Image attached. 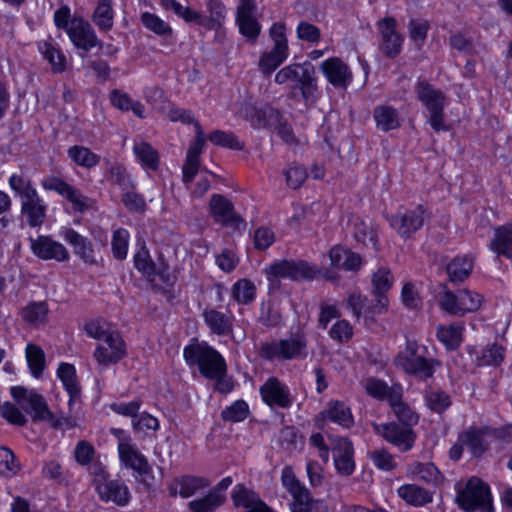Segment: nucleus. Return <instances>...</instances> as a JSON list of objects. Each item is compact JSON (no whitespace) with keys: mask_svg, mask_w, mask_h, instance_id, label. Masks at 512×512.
Here are the masks:
<instances>
[{"mask_svg":"<svg viewBox=\"0 0 512 512\" xmlns=\"http://www.w3.org/2000/svg\"><path fill=\"white\" fill-rule=\"evenodd\" d=\"M67 35L73 45L84 52H88L95 47H104V43L97 37L90 22L82 17L74 16L72 18Z\"/></svg>","mask_w":512,"mask_h":512,"instance_id":"nucleus-10","label":"nucleus"},{"mask_svg":"<svg viewBox=\"0 0 512 512\" xmlns=\"http://www.w3.org/2000/svg\"><path fill=\"white\" fill-rule=\"evenodd\" d=\"M42 187L47 191H55L72 204L74 212L84 213L88 209L87 197L77 188L56 176L41 180Z\"/></svg>","mask_w":512,"mask_h":512,"instance_id":"nucleus-13","label":"nucleus"},{"mask_svg":"<svg viewBox=\"0 0 512 512\" xmlns=\"http://www.w3.org/2000/svg\"><path fill=\"white\" fill-rule=\"evenodd\" d=\"M220 506V497L209 493L200 499L192 500L188 503L191 512H215Z\"/></svg>","mask_w":512,"mask_h":512,"instance_id":"nucleus-59","label":"nucleus"},{"mask_svg":"<svg viewBox=\"0 0 512 512\" xmlns=\"http://www.w3.org/2000/svg\"><path fill=\"white\" fill-rule=\"evenodd\" d=\"M249 413L248 404L244 400H237L221 412V418L229 422H241Z\"/></svg>","mask_w":512,"mask_h":512,"instance_id":"nucleus-57","label":"nucleus"},{"mask_svg":"<svg viewBox=\"0 0 512 512\" xmlns=\"http://www.w3.org/2000/svg\"><path fill=\"white\" fill-rule=\"evenodd\" d=\"M38 49L50 65L54 73H61L66 69L65 55L48 41L38 43Z\"/></svg>","mask_w":512,"mask_h":512,"instance_id":"nucleus-41","label":"nucleus"},{"mask_svg":"<svg viewBox=\"0 0 512 512\" xmlns=\"http://www.w3.org/2000/svg\"><path fill=\"white\" fill-rule=\"evenodd\" d=\"M493 237L489 243V249L497 257L503 256L512 259V220L503 225L497 226L493 230Z\"/></svg>","mask_w":512,"mask_h":512,"instance_id":"nucleus-27","label":"nucleus"},{"mask_svg":"<svg viewBox=\"0 0 512 512\" xmlns=\"http://www.w3.org/2000/svg\"><path fill=\"white\" fill-rule=\"evenodd\" d=\"M456 501L461 508L468 512L476 509L492 512L489 486L477 477L470 478L465 487L458 491Z\"/></svg>","mask_w":512,"mask_h":512,"instance_id":"nucleus-7","label":"nucleus"},{"mask_svg":"<svg viewBox=\"0 0 512 512\" xmlns=\"http://www.w3.org/2000/svg\"><path fill=\"white\" fill-rule=\"evenodd\" d=\"M416 92L418 99L424 104L430 114L429 123L433 130L436 132L448 130L444 120L445 95L443 92L434 89L426 80L418 81Z\"/></svg>","mask_w":512,"mask_h":512,"instance_id":"nucleus-6","label":"nucleus"},{"mask_svg":"<svg viewBox=\"0 0 512 512\" xmlns=\"http://www.w3.org/2000/svg\"><path fill=\"white\" fill-rule=\"evenodd\" d=\"M91 19L100 31H110L114 25L113 1L97 0V5Z\"/></svg>","mask_w":512,"mask_h":512,"instance_id":"nucleus-36","label":"nucleus"},{"mask_svg":"<svg viewBox=\"0 0 512 512\" xmlns=\"http://www.w3.org/2000/svg\"><path fill=\"white\" fill-rule=\"evenodd\" d=\"M281 482L292 496L291 512H329L326 502L311 496L310 491L297 479L291 466L283 468Z\"/></svg>","mask_w":512,"mask_h":512,"instance_id":"nucleus-3","label":"nucleus"},{"mask_svg":"<svg viewBox=\"0 0 512 512\" xmlns=\"http://www.w3.org/2000/svg\"><path fill=\"white\" fill-rule=\"evenodd\" d=\"M317 272L314 265L304 260H282L267 269V273L275 278H289L294 281L312 280Z\"/></svg>","mask_w":512,"mask_h":512,"instance_id":"nucleus-8","label":"nucleus"},{"mask_svg":"<svg viewBox=\"0 0 512 512\" xmlns=\"http://www.w3.org/2000/svg\"><path fill=\"white\" fill-rule=\"evenodd\" d=\"M48 306L45 302H32L21 311L24 321L31 325H39L46 321Z\"/></svg>","mask_w":512,"mask_h":512,"instance_id":"nucleus-52","label":"nucleus"},{"mask_svg":"<svg viewBox=\"0 0 512 512\" xmlns=\"http://www.w3.org/2000/svg\"><path fill=\"white\" fill-rule=\"evenodd\" d=\"M57 374L70 396L69 405H71L74 399L80 396L81 392L77 382L75 368L72 364L61 363L57 370Z\"/></svg>","mask_w":512,"mask_h":512,"instance_id":"nucleus-39","label":"nucleus"},{"mask_svg":"<svg viewBox=\"0 0 512 512\" xmlns=\"http://www.w3.org/2000/svg\"><path fill=\"white\" fill-rule=\"evenodd\" d=\"M321 416L347 429L354 424L350 408L341 401H330Z\"/></svg>","mask_w":512,"mask_h":512,"instance_id":"nucleus-33","label":"nucleus"},{"mask_svg":"<svg viewBox=\"0 0 512 512\" xmlns=\"http://www.w3.org/2000/svg\"><path fill=\"white\" fill-rule=\"evenodd\" d=\"M235 507H243L245 512L262 511L268 506L259 495L243 485H237L231 495Z\"/></svg>","mask_w":512,"mask_h":512,"instance_id":"nucleus-29","label":"nucleus"},{"mask_svg":"<svg viewBox=\"0 0 512 512\" xmlns=\"http://www.w3.org/2000/svg\"><path fill=\"white\" fill-rule=\"evenodd\" d=\"M26 359L32 375L35 378H39L46 364L42 348L35 344H28L26 347Z\"/></svg>","mask_w":512,"mask_h":512,"instance_id":"nucleus-50","label":"nucleus"},{"mask_svg":"<svg viewBox=\"0 0 512 512\" xmlns=\"http://www.w3.org/2000/svg\"><path fill=\"white\" fill-rule=\"evenodd\" d=\"M210 486V481L205 477L182 475L174 478L167 486L169 495L182 498H189L195 495L199 490Z\"/></svg>","mask_w":512,"mask_h":512,"instance_id":"nucleus-24","label":"nucleus"},{"mask_svg":"<svg viewBox=\"0 0 512 512\" xmlns=\"http://www.w3.org/2000/svg\"><path fill=\"white\" fill-rule=\"evenodd\" d=\"M208 139L214 145L228 149L243 150L245 147L244 143L240 142L234 133L223 130L212 131Z\"/></svg>","mask_w":512,"mask_h":512,"instance_id":"nucleus-53","label":"nucleus"},{"mask_svg":"<svg viewBox=\"0 0 512 512\" xmlns=\"http://www.w3.org/2000/svg\"><path fill=\"white\" fill-rule=\"evenodd\" d=\"M183 357L189 366L197 365L202 376L214 379L227 373L223 356L207 343H199L196 339L183 350Z\"/></svg>","mask_w":512,"mask_h":512,"instance_id":"nucleus-1","label":"nucleus"},{"mask_svg":"<svg viewBox=\"0 0 512 512\" xmlns=\"http://www.w3.org/2000/svg\"><path fill=\"white\" fill-rule=\"evenodd\" d=\"M376 432L387 442L397 447L402 452L410 451L415 444L417 435L408 425H400L397 422H389L375 427Z\"/></svg>","mask_w":512,"mask_h":512,"instance_id":"nucleus-11","label":"nucleus"},{"mask_svg":"<svg viewBox=\"0 0 512 512\" xmlns=\"http://www.w3.org/2000/svg\"><path fill=\"white\" fill-rule=\"evenodd\" d=\"M378 26L382 38L381 52L389 58H395L401 52L403 43L402 36L396 31V20L387 17L381 20Z\"/></svg>","mask_w":512,"mask_h":512,"instance_id":"nucleus-21","label":"nucleus"},{"mask_svg":"<svg viewBox=\"0 0 512 512\" xmlns=\"http://www.w3.org/2000/svg\"><path fill=\"white\" fill-rule=\"evenodd\" d=\"M210 214L215 222L225 227L244 230L246 221L234 210L233 203L220 194H213L209 203Z\"/></svg>","mask_w":512,"mask_h":512,"instance_id":"nucleus-9","label":"nucleus"},{"mask_svg":"<svg viewBox=\"0 0 512 512\" xmlns=\"http://www.w3.org/2000/svg\"><path fill=\"white\" fill-rule=\"evenodd\" d=\"M392 409L398 420L401 422L400 425H408L409 427H412V425L418 423V415L402 401L392 400Z\"/></svg>","mask_w":512,"mask_h":512,"instance_id":"nucleus-62","label":"nucleus"},{"mask_svg":"<svg viewBox=\"0 0 512 512\" xmlns=\"http://www.w3.org/2000/svg\"><path fill=\"white\" fill-rule=\"evenodd\" d=\"M398 495L406 503L420 507L432 502L433 497L427 489L416 484H405L398 488Z\"/></svg>","mask_w":512,"mask_h":512,"instance_id":"nucleus-35","label":"nucleus"},{"mask_svg":"<svg viewBox=\"0 0 512 512\" xmlns=\"http://www.w3.org/2000/svg\"><path fill=\"white\" fill-rule=\"evenodd\" d=\"M203 318L210 331L217 336H229L233 333L232 315H227L216 309H208L203 312Z\"/></svg>","mask_w":512,"mask_h":512,"instance_id":"nucleus-30","label":"nucleus"},{"mask_svg":"<svg viewBox=\"0 0 512 512\" xmlns=\"http://www.w3.org/2000/svg\"><path fill=\"white\" fill-rule=\"evenodd\" d=\"M103 341L104 343L94 352L98 363L108 366L117 363L125 356V343L118 332L112 331Z\"/></svg>","mask_w":512,"mask_h":512,"instance_id":"nucleus-17","label":"nucleus"},{"mask_svg":"<svg viewBox=\"0 0 512 512\" xmlns=\"http://www.w3.org/2000/svg\"><path fill=\"white\" fill-rule=\"evenodd\" d=\"M420 346L414 340H407L405 348L398 353L394 364L407 375L426 381L433 377L441 362L435 358H427L420 353Z\"/></svg>","mask_w":512,"mask_h":512,"instance_id":"nucleus-2","label":"nucleus"},{"mask_svg":"<svg viewBox=\"0 0 512 512\" xmlns=\"http://www.w3.org/2000/svg\"><path fill=\"white\" fill-rule=\"evenodd\" d=\"M409 471L426 483L436 485L443 480L442 474L433 463L414 462L409 465Z\"/></svg>","mask_w":512,"mask_h":512,"instance_id":"nucleus-46","label":"nucleus"},{"mask_svg":"<svg viewBox=\"0 0 512 512\" xmlns=\"http://www.w3.org/2000/svg\"><path fill=\"white\" fill-rule=\"evenodd\" d=\"M443 294L440 296L439 304L441 309L451 315L461 316L460 291L456 293L450 291L445 285Z\"/></svg>","mask_w":512,"mask_h":512,"instance_id":"nucleus-58","label":"nucleus"},{"mask_svg":"<svg viewBox=\"0 0 512 512\" xmlns=\"http://www.w3.org/2000/svg\"><path fill=\"white\" fill-rule=\"evenodd\" d=\"M370 459L375 467L383 471H392L397 466L394 456L384 448L372 451Z\"/></svg>","mask_w":512,"mask_h":512,"instance_id":"nucleus-63","label":"nucleus"},{"mask_svg":"<svg viewBox=\"0 0 512 512\" xmlns=\"http://www.w3.org/2000/svg\"><path fill=\"white\" fill-rule=\"evenodd\" d=\"M386 219L400 238L409 240L430 220V212L418 204L412 208H400L395 214L387 215Z\"/></svg>","mask_w":512,"mask_h":512,"instance_id":"nucleus-5","label":"nucleus"},{"mask_svg":"<svg viewBox=\"0 0 512 512\" xmlns=\"http://www.w3.org/2000/svg\"><path fill=\"white\" fill-rule=\"evenodd\" d=\"M282 360H302L308 356L307 339L303 334L292 335L288 339H281Z\"/></svg>","mask_w":512,"mask_h":512,"instance_id":"nucleus-32","label":"nucleus"},{"mask_svg":"<svg viewBox=\"0 0 512 512\" xmlns=\"http://www.w3.org/2000/svg\"><path fill=\"white\" fill-rule=\"evenodd\" d=\"M118 453L121 462L139 475L147 474L150 470L147 459L138 451L135 445L131 444V439H120Z\"/></svg>","mask_w":512,"mask_h":512,"instance_id":"nucleus-25","label":"nucleus"},{"mask_svg":"<svg viewBox=\"0 0 512 512\" xmlns=\"http://www.w3.org/2000/svg\"><path fill=\"white\" fill-rule=\"evenodd\" d=\"M301 95L306 104H314L318 98V86L315 76V68L310 62H304L301 77L297 83Z\"/></svg>","mask_w":512,"mask_h":512,"instance_id":"nucleus-31","label":"nucleus"},{"mask_svg":"<svg viewBox=\"0 0 512 512\" xmlns=\"http://www.w3.org/2000/svg\"><path fill=\"white\" fill-rule=\"evenodd\" d=\"M461 316L477 311L483 302V296L476 291L460 289Z\"/></svg>","mask_w":512,"mask_h":512,"instance_id":"nucleus-55","label":"nucleus"},{"mask_svg":"<svg viewBox=\"0 0 512 512\" xmlns=\"http://www.w3.org/2000/svg\"><path fill=\"white\" fill-rule=\"evenodd\" d=\"M353 235L356 241L364 245H368V243H370L374 250H379L378 231L371 223H367L363 219L356 218L354 221Z\"/></svg>","mask_w":512,"mask_h":512,"instance_id":"nucleus-42","label":"nucleus"},{"mask_svg":"<svg viewBox=\"0 0 512 512\" xmlns=\"http://www.w3.org/2000/svg\"><path fill=\"white\" fill-rule=\"evenodd\" d=\"M288 57V50L273 47L271 51L261 55L258 63L259 70L264 75L274 72Z\"/></svg>","mask_w":512,"mask_h":512,"instance_id":"nucleus-40","label":"nucleus"},{"mask_svg":"<svg viewBox=\"0 0 512 512\" xmlns=\"http://www.w3.org/2000/svg\"><path fill=\"white\" fill-rule=\"evenodd\" d=\"M373 117L376 121L377 127L384 132L397 129L401 124L398 111L391 106H376L373 111Z\"/></svg>","mask_w":512,"mask_h":512,"instance_id":"nucleus-37","label":"nucleus"},{"mask_svg":"<svg viewBox=\"0 0 512 512\" xmlns=\"http://www.w3.org/2000/svg\"><path fill=\"white\" fill-rule=\"evenodd\" d=\"M140 20L146 29L152 31L159 37H171L173 34L172 27L154 13L143 12L140 16Z\"/></svg>","mask_w":512,"mask_h":512,"instance_id":"nucleus-47","label":"nucleus"},{"mask_svg":"<svg viewBox=\"0 0 512 512\" xmlns=\"http://www.w3.org/2000/svg\"><path fill=\"white\" fill-rule=\"evenodd\" d=\"M134 153L137 159L151 170H157L159 166V154L158 152L151 146V144L147 142H140L134 145Z\"/></svg>","mask_w":512,"mask_h":512,"instance_id":"nucleus-48","label":"nucleus"},{"mask_svg":"<svg viewBox=\"0 0 512 512\" xmlns=\"http://www.w3.org/2000/svg\"><path fill=\"white\" fill-rule=\"evenodd\" d=\"M69 158L78 166L91 169L100 162V156L89 148L81 145H74L67 151Z\"/></svg>","mask_w":512,"mask_h":512,"instance_id":"nucleus-44","label":"nucleus"},{"mask_svg":"<svg viewBox=\"0 0 512 512\" xmlns=\"http://www.w3.org/2000/svg\"><path fill=\"white\" fill-rule=\"evenodd\" d=\"M11 395L21 408L31 416L33 422L45 421L56 429L62 425L61 420L56 419L54 413L49 409L45 398L36 391L15 386L11 388Z\"/></svg>","mask_w":512,"mask_h":512,"instance_id":"nucleus-4","label":"nucleus"},{"mask_svg":"<svg viewBox=\"0 0 512 512\" xmlns=\"http://www.w3.org/2000/svg\"><path fill=\"white\" fill-rule=\"evenodd\" d=\"M110 100L114 107L122 111H132L137 117L144 118V105L140 101H134L131 97L118 89L110 93Z\"/></svg>","mask_w":512,"mask_h":512,"instance_id":"nucleus-43","label":"nucleus"},{"mask_svg":"<svg viewBox=\"0 0 512 512\" xmlns=\"http://www.w3.org/2000/svg\"><path fill=\"white\" fill-rule=\"evenodd\" d=\"M251 115L256 118L258 125H265L267 118L275 119L278 122L276 126V132L278 136L289 145L297 144V138L293 132V129L286 121H282V114L279 110L274 109L270 106H264L263 108L253 107L251 109Z\"/></svg>","mask_w":512,"mask_h":512,"instance_id":"nucleus-18","label":"nucleus"},{"mask_svg":"<svg viewBox=\"0 0 512 512\" xmlns=\"http://www.w3.org/2000/svg\"><path fill=\"white\" fill-rule=\"evenodd\" d=\"M301 439L299 431L293 426H286L280 430L278 443L285 451L292 452L297 449L298 441Z\"/></svg>","mask_w":512,"mask_h":512,"instance_id":"nucleus-61","label":"nucleus"},{"mask_svg":"<svg viewBox=\"0 0 512 512\" xmlns=\"http://www.w3.org/2000/svg\"><path fill=\"white\" fill-rule=\"evenodd\" d=\"M331 451L337 472L343 476L352 475L355 470L352 442L346 437H335L332 439Z\"/></svg>","mask_w":512,"mask_h":512,"instance_id":"nucleus-15","label":"nucleus"},{"mask_svg":"<svg viewBox=\"0 0 512 512\" xmlns=\"http://www.w3.org/2000/svg\"><path fill=\"white\" fill-rule=\"evenodd\" d=\"M427 407L438 414L445 412L452 404L449 394L442 390H427L425 393Z\"/></svg>","mask_w":512,"mask_h":512,"instance_id":"nucleus-51","label":"nucleus"},{"mask_svg":"<svg viewBox=\"0 0 512 512\" xmlns=\"http://www.w3.org/2000/svg\"><path fill=\"white\" fill-rule=\"evenodd\" d=\"M101 500L113 502L117 506H126L130 501V492L125 483L117 479H107L95 489Z\"/></svg>","mask_w":512,"mask_h":512,"instance_id":"nucleus-26","label":"nucleus"},{"mask_svg":"<svg viewBox=\"0 0 512 512\" xmlns=\"http://www.w3.org/2000/svg\"><path fill=\"white\" fill-rule=\"evenodd\" d=\"M207 8L210 16L207 18L205 27L213 29L219 27L226 16V8L220 0H209Z\"/></svg>","mask_w":512,"mask_h":512,"instance_id":"nucleus-60","label":"nucleus"},{"mask_svg":"<svg viewBox=\"0 0 512 512\" xmlns=\"http://www.w3.org/2000/svg\"><path fill=\"white\" fill-rule=\"evenodd\" d=\"M473 269V262L466 256H457L447 265V274L452 283H461L466 280Z\"/></svg>","mask_w":512,"mask_h":512,"instance_id":"nucleus-38","label":"nucleus"},{"mask_svg":"<svg viewBox=\"0 0 512 512\" xmlns=\"http://www.w3.org/2000/svg\"><path fill=\"white\" fill-rule=\"evenodd\" d=\"M263 401L270 407L277 406L287 409L294 401L289 388L276 377H270L261 387Z\"/></svg>","mask_w":512,"mask_h":512,"instance_id":"nucleus-16","label":"nucleus"},{"mask_svg":"<svg viewBox=\"0 0 512 512\" xmlns=\"http://www.w3.org/2000/svg\"><path fill=\"white\" fill-rule=\"evenodd\" d=\"M373 293L375 303L372 310L378 313H385L388 310V298L386 293L393 285V276L387 268L381 267L372 275Z\"/></svg>","mask_w":512,"mask_h":512,"instance_id":"nucleus-23","label":"nucleus"},{"mask_svg":"<svg viewBox=\"0 0 512 512\" xmlns=\"http://www.w3.org/2000/svg\"><path fill=\"white\" fill-rule=\"evenodd\" d=\"M259 0H240L237 7L236 21L240 33L250 40H255L261 30V26L255 18Z\"/></svg>","mask_w":512,"mask_h":512,"instance_id":"nucleus-14","label":"nucleus"},{"mask_svg":"<svg viewBox=\"0 0 512 512\" xmlns=\"http://www.w3.org/2000/svg\"><path fill=\"white\" fill-rule=\"evenodd\" d=\"M9 186L20 197L21 201L38 193L30 179L17 174L10 176Z\"/></svg>","mask_w":512,"mask_h":512,"instance_id":"nucleus-54","label":"nucleus"},{"mask_svg":"<svg viewBox=\"0 0 512 512\" xmlns=\"http://www.w3.org/2000/svg\"><path fill=\"white\" fill-rule=\"evenodd\" d=\"M320 69L328 82L335 88L346 89L352 82V73L346 63L338 57L323 61Z\"/></svg>","mask_w":512,"mask_h":512,"instance_id":"nucleus-22","label":"nucleus"},{"mask_svg":"<svg viewBox=\"0 0 512 512\" xmlns=\"http://www.w3.org/2000/svg\"><path fill=\"white\" fill-rule=\"evenodd\" d=\"M464 326L461 323L440 325L437 328V338L447 350L454 351L463 341Z\"/></svg>","mask_w":512,"mask_h":512,"instance_id":"nucleus-34","label":"nucleus"},{"mask_svg":"<svg viewBox=\"0 0 512 512\" xmlns=\"http://www.w3.org/2000/svg\"><path fill=\"white\" fill-rule=\"evenodd\" d=\"M255 295L256 287L254 283L248 279H240L232 287V297L239 304H250L254 301Z\"/></svg>","mask_w":512,"mask_h":512,"instance_id":"nucleus-49","label":"nucleus"},{"mask_svg":"<svg viewBox=\"0 0 512 512\" xmlns=\"http://www.w3.org/2000/svg\"><path fill=\"white\" fill-rule=\"evenodd\" d=\"M347 304L352 310L353 315L357 318L361 315H364L365 317H373L374 315L379 314L372 310L373 304L370 305L368 303V298L361 295L351 294L347 299Z\"/></svg>","mask_w":512,"mask_h":512,"instance_id":"nucleus-56","label":"nucleus"},{"mask_svg":"<svg viewBox=\"0 0 512 512\" xmlns=\"http://www.w3.org/2000/svg\"><path fill=\"white\" fill-rule=\"evenodd\" d=\"M30 248L32 253L41 260L56 262H67L70 254L67 248L51 236L39 235L36 238L30 237Z\"/></svg>","mask_w":512,"mask_h":512,"instance_id":"nucleus-12","label":"nucleus"},{"mask_svg":"<svg viewBox=\"0 0 512 512\" xmlns=\"http://www.w3.org/2000/svg\"><path fill=\"white\" fill-rule=\"evenodd\" d=\"M134 265L135 268L146 277H154L156 274V264L151 259L149 252L145 249L135 254Z\"/></svg>","mask_w":512,"mask_h":512,"instance_id":"nucleus-64","label":"nucleus"},{"mask_svg":"<svg viewBox=\"0 0 512 512\" xmlns=\"http://www.w3.org/2000/svg\"><path fill=\"white\" fill-rule=\"evenodd\" d=\"M63 239L73 248V253L85 264L98 263L94 245L87 237L79 234L72 228H64L61 232Z\"/></svg>","mask_w":512,"mask_h":512,"instance_id":"nucleus-19","label":"nucleus"},{"mask_svg":"<svg viewBox=\"0 0 512 512\" xmlns=\"http://www.w3.org/2000/svg\"><path fill=\"white\" fill-rule=\"evenodd\" d=\"M505 358V348L497 343L488 344L476 356L478 366H499Z\"/></svg>","mask_w":512,"mask_h":512,"instance_id":"nucleus-45","label":"nucleus"},{"mask_svg":"<svg viewBox=\"0 0 512 512\" xmlns=\"http://www.w3.org/2000/svg\"><path fill=\"white\" fill-rule=\"evenodd\" d=\"M492 430L488 427L470 426L466 430L459 433V442L465 443L470 453L476 457H481L489 450V436Z\"/></svg>","mask_w":512,"mask_h":512,"instance_id":"nucleus-20","label":"nucleus"},{"mask_svg":"<svg viewBox=\"0 0 512 512\" xmlns=\"http://www.w3.org/2000/svg\"><path fill=\"white\" fill-rule=\"evenodd\" d=\"M47 205L38 193L21 201V213L26 216L27 224L32 227H40L46 219Z\"/></svg>","mask_w":512,"mask_h":512,"instance_id":"nucleus-28","label":"nucleus"}]
</instances>
